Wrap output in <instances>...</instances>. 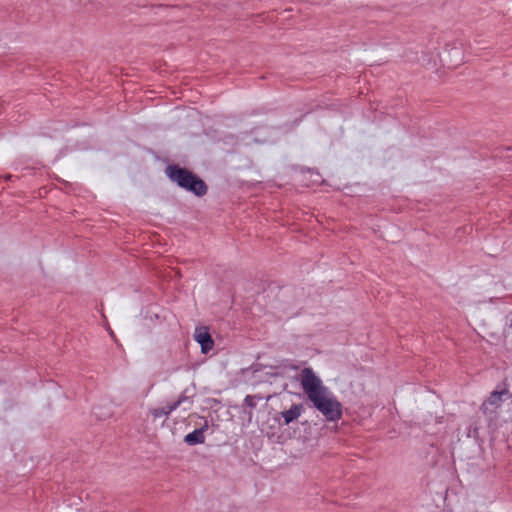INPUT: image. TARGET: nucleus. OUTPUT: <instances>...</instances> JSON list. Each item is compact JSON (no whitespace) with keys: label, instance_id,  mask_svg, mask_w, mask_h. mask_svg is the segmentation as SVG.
I'll list each match as a JSON object with an SVG mask.
<instances>
[{"label":"nucleus","instance_id":"nucleus-12","mask_svg":"<svg viewBox=\"0 0 512 512\" xmlns=\"http://www.w3.org/2000/svg\"><path fill=\"white\" fill-rule=\"evenodd\" d=\"M262 399L263 397H261L260 395H247L244 398V404L245 406L253 409L257 406V401H261Z\"/></svg>","mask_w":512,"mask_h":512},{"label":"nucleus","instance_id":"nucleus-5","mask_svg":"<svg viewBox=\"0 0 512 512\" xmlns=\"http://www.w3.org/2000/svg\"><path fill=\"white\" fill-rule=\"evenodd\" d=\"M166 175L172 182L182 188L187 181L192 180L194 173L178 165H170L166 168Z\"/></svg>","mask_w":512,"mask_h":512},{"label":"nucleus","instance_id":"nucleus-10","mask_svg":"<svg viewBox=\"0 0 512 512\" xmlns=\"http://www.w3.org/2000/svg\"><path fill=\"white\" fill-rule=\"evenodd\" d=\"M274 368V372L271 373L272 376H284L286 372L288 371H296L300 368V366L296 363H294L292 360L284 359L279 362L278 365H276Z\"/></svg>","mask_w":512,"mask_h":512},{"label":"nucleus","instance_id":"nucleus-4","mask_svg":"<svg viewBox=\"0 0 512 512\" xmlns=\"http://www.w3.org/2000/svg\"><path fill=\"white\" fill-rule=\"evenodd\" d=\"M192 403L193 401L191 400V398L187 396L185 392H183L179 395L177 400L167 403L163 407L150 409V414L152 415L154 420L162 417H168L173 411H175L177 408L181 407L184 404H188V407H184L183 410H189L190 407L192 406Z\"/></svg>","mask_w":512,"mask_h":512},{"label":"nucleus","instance_id":"nucleus-1","mask_svg":"<svg viewBox=\"0 0 512 512\" xmlns=\"http://www.w3.org/2000/svg\"><path fill=\"white\" fill-rule=\"evenodd\" d=\"M310 401L328 422H337L342 418L343 405L329 388L323 389Z\"/></svg>","mask_w":512,"mask_h":512},{"label":"nucleus","instance_id":"nucleus-11","mask_svg":"<svg viewBox=\"0 0 512 512\" xmlns=\"http://www.w3.org/2000/svg\"><path fill=\"white\" fill-rule=\"evenodd\" d=\"M448 55L452 56L454 58V60H452V59L450 60V62H449L450 66L456 67L463 60L462 50L460 48H458V47H452L449 50Z\"/></svg>","mask_w":512,"mask_h":512},{"label":"nucleus","instance_id":"nucleus-9","mask_svg":"<svg viewBox=\"0 0 512 512\" xmlns=\"http://www.w3.org/2000/svg\"><path fill=\"white\" fill-rule=\"evenodd\" d=\"M303 404H293L288 410H284L280 413V416L284 420V425H289L291 422L297 420L303 413Z\"/></svg>","mask_w":512,"mask_h":512},{"label":"nucleus","instance_id":"nucleus-6","mask_svg":"<svg viewBox=\"0 0 512 512\" xmlns=\"http://www.w3.org/2000/svg\"><path fill=\"white\" fill-rule=\"evenodd\" d=\"M194 338L199 343L202 353L206 354L212 350L214 346V340L210 335L207 327H196Z\"/></svg>","mask_w":512,"mask_h":512},{"label":"nucleus","instance_id":"nucleus-3","mask_svg":"<svg viewBox=\"0 0 512 512\" xmlns=\"http://www.w3.org/2000/svg\"><path fill=\"white\" fill-rule=\"evenodd\" d=\"M510 397V392L507 388L496 389L492 391L489 397L482 403L480 410L486 416H492L496 413L497 409L502 405L504 400Z\"/></svg>","mask_w":512,"mask_h":512},{"label":"nucleus","instance_id":"nucleus-7","mask_svg":"<svg viewBox=\"0 0 512 512\" xmlns=\"http://www.w3.org/2000/svg\"><path fill=\"white\" fill-rule=\"evenodd\" d=\"M182 189L197 197L206 195L208 191L206 183L196 174L193 175L192 180L187 181L186 184L182 186Z\"/></svg>","mask_w":512,"mask_h":512},{"label":"nucleus","instance_id":"nucleus-2","mask_svg":"<svg viewBox=\"0 0 512 512\" xmlns=\"http://www.w3.org/2000/svg\"><path fill=\"white\" fill-rule=\"evenodd\" d=\"M300 383L309 400L322 392L323 389H327L311 367H306L302 370Z\"/></svg>","mask_w":512,"mask_h":512},{"label":"nucleus","instance_id":"nucleus-8","mask_svg":"<svg viewBox=\"0 0 512 512\" xmlns=\"http://www.w3.org/2000/svg\"><path fill=\"white\" fill-rule=\"evenodd\" d=\"M209 425L208 421H205L204 425L194 431L188 433L184 437V442L189 446H194L198 444H203L205 442V431H207Z\"/></svg>","mask_w":512,"mask_h":512}]
</instances>
